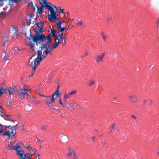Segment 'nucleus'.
Returning <instances> with one entry per match:
<instances>
[{"label": "nucleus", "mask_w": 159, "mask_h": 159, "mask_svg": "<svg viewBox=\"0 0 159 159\" xmlns=\"http://www.w3.org/2000/svg\"><path fill=\"white\" fill-rule=\"evenodd\" d=\"M40 48L41 50L39 49L34 52V55H37V57L34 60H32L31 59L29 61L28 65L33 66V69L34 71H35L36 67L39 65L41 61L46 57V56H43L44 52L43 47H40Z\"/></svg>", "instance_id": "obj_1"}, {"label": "nucleus", "mask_w": 159, "mask_h": 159, "mask_svg": "<svg viewBox=\"0 0 159 159\" xmlns=\"http://www.w3.org/2000/svg\"><path fill=\"white\" fill-rule=\"evenodd\" d=\"M52 40L50 33L47 36H45L44 35H41L39 37V39L37 40V42L35 43L38 44L41 42L42 43L45 42L47 43V44H43L44 46H45V48H48L50 46V43H52Z\"/></svg>", "instance_id": "obj_2"}, {"label": "nucleus", "mask_w": 159, "mask_h": 159, "mask_svg": "<svg viewBox=\"0 0 159 159\" xmlns=\"http://www.w3.org/2000/svg\"><path fill=\"white\" fill-rule=\"evenodd\" d=\"M39 2L41 5V7L36 6L37 8V12L40 15L43 13V7L45 8H47L48 10V7H52V5L51 3L46 0H39Z\"/></svg>", "instance_id": "obj_3"}, {"label": "nucleus", "mask_w": 159, "mask_h": 159, "mask_svg": "<svg viewBox=\"0 0 159 159\" xmlns=\"http://www.w3.org/2000/svg\"><path fill=\"white\" fill-rule=\"evenodd\" d=\"M48 7V11L50 13V14H49L48 15L49 21H50L52 20L53 22H56V21H58L59 20L58 18L57 11L54 10L52 7Z\"/></svg>", "instance_id": "obj_4"}, {"label": "nucleus", "mask_w": 159, "mask_h": 159, "mask_svg": "<svg viewBox=\"0 0 159 159\" xmlns=\"http://www.w3.org/2000/svg\"><path fill=\"white\" fill-rule=\"evenodd\" d=\"M43 25H42L41 26L39 30H35V31L36 32V34L34 36H32V34L30 32V36H28L27 37V39H30L31 38H32V41L34 42H37V40L38 39L39 37L41 35H43V34H41L43 31Z\"/></svg>", "instance_id": "obj_5"}, {"label": "nucleus", "mask_w": 159, "mask_h": 159, "mask_svg": "<svg viewBox=\"0 0 159 159\" xmlns=\"http://www.w3.org/2000/svg\"><path fill=\"white\" fill-rule=\"evenodd\" d=\"M17 86H15L13 88H10L9 89L7 87L6 88L3 89L1 88L0 89V96L2 95L3 93L6 91H7L10 94H13L15 92L17 91L16 89Z\"/></svg>", "instance_id": "obj_6"}, {"label": "nucleus", "mask_w": 159, "mask_h": 159, "mask_svg": "<svg viewBox=\"0 0 159 159\" xmlns=\"http://www.w3.org/2000/svg\"><path fill=\"white\" fill-rule=\"evenodd\" d=\"M17 155L20 157H22V159H32L31 156L27 157L25 152L23 150L18 149L17 150Z\"/></svg>", "instance_id": "obj_7"}, {"label": "nucleus", "mask_w": 159, "mask_h": 159, "mask_svg": "<svg viewBox=\"0 0 159 159\" xmlns=\"http://www.w3.org/2000/svg\"><path fill=\"white\" fill-rule=\"evenodd\" d=\"M128 99L129 101L133 103H136L138 102L139 100L137 96L134 94H131L129 96Z\"/></svg>", "instance_id": "obj_8"}, {"label": "nucleus", "mask_w": 159, "mask_h": 159, "mask_svg": "<svg viewBox=\"0 0 159 159\" xmlns=\"http://www.w3.org/2000/svg\"><path fill=\"white\" fill-rule=\"evenodd\" d=\"M61 93L59 92V90H56L55 92L51 96H47L46 97L49 98L51 102H54L55 98L54 96H55L57 97H60Z\"/></svg>", "instance_id": "obj_9"}, {"label": "nucleus", "mask_w": 159, "mask_h": 159, "mask_svg": "<svg viewBox=\"0 0 159 159\" xmlns=\"http://www.w3.org/2000/svg\"><path fill=\"white\" fill-rule=\"evenodd\" d=\"M106 54V52H104L100 55H98L96 58V61L97 63L102 62L103 59Z\"/></svg>", "instance_id": "obj_10"}, {"label": "nucleus", "mask_w": 159, "mask_h": 159, "mask_svg": "<svg viewBox=\"0 0 159 159\" xmlns=\"http://www.w3.org/2000/svg\"><path fill=\"white\" fill-rule=\"evenodd\" d=\"M7 0H0V7L2 6L3 5L2 2L3 1H7ZM9 2L8 3L9 5H10V8H12L13 5L14 3H17L19 2L18 0H9Z\"/></svg>", "instance_id": "obj_11"}, {"label": "nucleus", "mask_w": 159, "mask_h": 159, "mask_svg": "<svg viewBox=\"0 0 159 159\" xmlns=\"http://www.w3.org/2000/svg\"><path fill=\"white\" fill-rule=\"evenodd\" d=\"M24 147L27 149H28L30 153L31 152V151H34L35 150L34 152L33 153V154H32L31 155H34L36 154V152H37V151L35 148H32L31 147H30L29 145L28 144H26L25 145H24L23 144Z\"/></svg>", "instance_id": "obj_12"}, {"label": "nucleus", "mask_w": 159, "mask_h": 159, "mask_svg": "<svg viewBox=\"0 0 159 159\" xmlns=\"http://www.w3.org/2000/svg\"><path fill=\"white\" fill-rule=\"evenodd\" d=\"M7 126L4 125L0 124V134L2 135V134L4 133V132L5 130H7Z\"/></svg>", "instance_id": "obj_13"}, {"label": "nucleus", "mask_w": 159, "mask_h": 159, "mask_svg": "<svg viewBox=\"0 0 159 159\" xmlns=\"http://www.w3.org/2000/svg\"><path fill=\"white\" fill-rule=\"evenodd\" d=\"M50 30L52 34L55 38V41H56L58 39V37L56 34L57 30H53L52 29H51Z\"/></svg>", "instance_id": "obj_14"}, {"label": "nucleus", "mask_w": 159, "mask_h": 159, "mask_svg": "<svg viewBox=\"0 0 159 159\" xmlns=\"http://www.w3.org/2000/svg\"><path fill=\"white\" fill-rule=\"evenodd\" d=\"M10 130L8 131L7 130H5V132H9L10 134L11 135L15 136L16 134V130L14 129H12L11 128H9Z\"/></svg>", "instance_id": "obj_15"}, {"label": "nucleus", "mask_w": 159, "mask_h": 159, "mask_svg": "<svg viewBox=\"0 0 159 159\" xmlns=\"http://www.w3.org/2000/svg\"><path fill=\"white\" fill-rule=\"evenodd\" d=\"M42 47L44 53H45L46 55L45 56H46L47 57L48 54L50 53L51 52V50H48V48H49L50 47H48V48H45V46Z\"/></svg>", "instance_id": "obj_16"}, {"label": "nucleus", "mask_w": 159, "mask_h": 159, "mask_svg": "<svg viewBox=\"0 0 159 159\" xmlns=\"http://www.w3.org/2000/svg\"><path fill=\"white\" fill-rule=\"evenodd\" d=\"M2 135L4 136L7 135L8 136V137L7 138L6 140L11 139L12 137L13 136L11 135L10 134L9 132H5L4 133L2 134Z\"/></svg>", "instance_id": "obj_17"}, {"label": "nucleus", "mask_w": 159, "mask_h": 159, "mask_svg": "<svg viewBox=\"0 0 159 159\" xmlns=\"http://www.w3.org/2000/svg\"><path fill=\"white\" fill-rule=\"evenodd\" d=\"M95 84V80L93 78H90L88 82V85L89 86H92Z\"/></svg>", "instance_id": "obj_18"}, {"label": "nucleus", "mask_w": 159, "mask_h": 159, "mask_svg": "<svg viewBox=\"0 0 159 159\" xmlns=\"http://www.w3.org/2000/svg\"><path fill=\"white\" fill-rule=\"evenodd\" d=\"M15 121L17 122V124H16V125H14V126H11V125H9L7 126V128H11L13 129H14L16 130V127H17V125L18 124V122L17 121H16V120H15Z\"/></svg>", "instance_id": "obj_19"}, {"label": "nucleus", "mask_w": 159, "mask_h": 159, "mask_svg": "<svg viewBox=\"0 0 159 159\" xmlns=\"http://www.w3.org/2000/svg\"><path fill=\"white\" fill-rule=\"evenodd\" d=\"M70 97V95H69V94H68L67 93H65L63 96V99L64 101H66L67 99L69 98Z\"/></svg>", "instance_id": "obj_20"}, {"label": "nucleus", "mask_w": 159, "mask_h": 159, "mask_svg": "<svg viewBox=\"0 0 159 159\" xmlns=\"http://www.w3.org/2000/svg\"><path fill=\"white\" fill-rule=\"evenodd\" d=\"M32 17L30 15H28L26 17V19L30 24L31 23V20Z\"/></svg>", "instance_id": "obj_21"}, {"label": "nucleus", "mask_w": 159, "mask_h": 159, "mask_svg": "<svg viewBox=\"0 0 159 159\" xmlns=\"http://www.w3.org/2000/svg\"><path fill=\"white\" fill-rule=\"evenodd\" d=\"M59 44H60L59 41L56 42L54 44H53L52 45V48H55L57 47Z\"/></svg>", "instance_id": "obj_22"}, {"label": "nucleus", "mask_w": 159, "mask_h": 159, "mask_svg": "<svg viewBox=\"0 0 159 159\" xmlns=\"http://www.w3.org/2000/svg\"><path fill=\"white\" fill-rule=\"evenodd\" d=\"M67 28V25H66L65 27H61L59 28L58 29L59 31L58 33L62 32L64 31V30Z\"/></svg>", "instance_id": "obj_23"}, {"label": "nucleus", "mask_w": 159, "mask_h": 159, "mask_svg": "<svg viewBox=\"0 0 159 159\" xmlns=\"http://www.w3.org/2000/svg\"><path fill=\"white\" fill-rule=\"evenodd\" d=\"M54 102H51V100H50V101L49 102H47L46 101V102H45V103L48 105L49 106V108L52 109L53 108V106L51 104V103Z\"/></svg>", "instance_id": "obj_24"}, {"label": "nucleus", "mask_w": 159, "mask_h": 159, "mask_svg": "<svg viewBox=\"0 0 159 159\" xmlns=\"http://www.w3.org/2000/svg\"><path fill=\"white\" fill-rule=\"evenodd\" d=\"M57 40L58 41V42H60V43H62V44L63 46H64L65 45L66 41L64 40V39H61V40H60L59 39H57Z\"/></svg>", "instance_id": "obj_25"}, {"label": "nucleus", "mask_w": 159, "mask_h": 159, "mask_svg": "<svg viewBox=\"0 0 159 159\" xmlns=\"http://www.w3.org/2000/svg\"><path fill=\"white\" fill-rule=\"evenodd\" d=\"M107 22L109 24H111L113 23V21L112 17L109 16L107 19Z\"/></svg>", "instance_id": "obj_26"}, {"label": "nucleus", "mask_w": 159, "mask_h": 159, "mask_svg": "<svg viewBox=\"0 0 159 159\" xmlns=\"http://www.w3.org/2000/svg\"><path fill=\"white\" fill-rule=\"evenodd\" d=\"M12 149L13 150H15L16 151V152L17 151V150H18L20 147V146L18 145H16V146H12Z\"/></svg>", "instance_id": "obj_27"}, {"label": "nucleus", "mask_w": 159, "mask_h": 159, "mask_svg": "<svg viewBox=\"0 0 159 159\" xmlns=\"http://www.w3.org/2000/svg\"><path fill=\"white\" fill-rule=\"evenodd\" d=\"M27 91V89H22L20 92V94H23V95H25L28 94L26 92Z\"/></svg>", "instance_id": "obj_28"}, {"label": "nucleus", "mask_w": 159, "mask_h": 159, "mask_svg": "<svg viewBox=\"0 0 159 159\" xmlns=\"http://www.w3.org/2000/svg\"><path fill=\"white\" fill-rule=\"evenodd\" d=\"M29 45L30 46L31 49H32V51L33 52H34V44L32 43V42L31 41L30 42L29 44Z\"/></svg>", "instance_id": "obj_29"}, {"label": "nucleus", "mask_w": 159, "mask_h": 159, "mask_svg": "<svg viewBox=\"0 0 159 159\" xmlns=\"http://www.w3.org/2000/svg\"><path fill=\"white\" fill-rule=\"evenodd\" d=\"M48 126L46 125H43L41 127V129L42 130H45L47 129Z\"/></svg>", "instance_id": "obj_30"}, {"label": "nucleus", "mask_w": 159, "mask_h": 159, "mask_svg": "<svg viewBox=\"0 0 159 159\" xmlns=\"http://www.w3.org/2000/svg\"><path fill=\"white\" fill-rule=\"evenodd\" d=\"M77 91L76 90H74L71 91L69 93V95L71 97L72 95H74L76 93Z\"/></svg>", "instance_id": "obj_31"}, {"label": "nucleus", "mask_w": 159, "mask_h": 159, "mask_svg": "<svg viewBox=\"0 0 159 159\" xmlns=\"http://www.w3.org/2000/svg\"><path fill=\"white\" fill-rule=\"evenodd\" d=\"M102 39L105 40H106V39L107 38V36L105 35L103 32L102 33Z\"/></svg>", "instance_id": "obj_32"}, {"label": "nucleus", "mask_w": 159, "mask_h": 159, "mask_svg": "<svg viewBox=\"0 0 159 159\" xmlns=\"http://www.w3.org/2000/svg\"><path fill=\"white\" fill-rule=\"evenodd\" d=\"M75 153V152L73 151H71V152H70L68 153L67 154V155L68 157H70V156H71L73 154V153Z\"/></svg>", "instance_id": "obj_33"}, {"label": "nucleus", "mask_w": 159, "mask_h": 159, "mask_svg": "<svg viewBox=\"0 0 159 159\" xmlns=\"http://www.w3.org/2000/svg\"><path fill=\"white\" fill-rule=\"evenodd\" d=\"M7 106L8 107H10L9 108H11V105L10 103V101H8L7 102Z\"/></svg>", "instance_id": "obj_34"}, {"label": "nucleus", "mask_w": 159, "mask_h": 159, "mask_svg": "<svg viewBox=\"0 0 159 159\" xmlns=\"http://www.w3.org/2000/svg\"><path fill=\"white\" fill-rule=\"evenodd\" d=\"M59 103L61 105L63 106H65L64 105L61 101V100L60 97L59 98Z\"/></svg>", "instance_id": "obj_35"}, {"label": "nucleus", "mask_w": 159, "mask_h": 159, "mask_svg": "<svg viewBox=\"0 0 159 159\" xmlns=\"http://www.w3.org/2000/svg\"><path fill=\"white\" fill-rule=\"evenodd\" d=\"M71 156L73 159H77L76 156L75 152L73 153V154Z\"/></svg>", "instance_id": "obj_36"}, {"label": "nucleus", "mask_w": 159, "mask_h": 159, "mask_svg": "<svg viewBox=\"0 0 159 159\" xmlns=\"http://www.w3.org/2000/svg\"><path fill=\"white\" fill-rule=\"evenodd\" d=\"M102 146H104L107 144L106 141L105 140H103L102 142Z\"/></svg>", "instance_id": "obj_37"}, {"label": "nucleus", "mask_w": 159, "mask_h": 159, "mask_svg": "<svg viewBox=\"0 0 159 159\" xmlns=\"http://www.w3.org/2000/svg\"><path fill=\"white\" fill-rule=\"evenodd\" d=\"M56 27L58 30L59 29V21H57L56 23Z\"/></svg>", "instance_id": "obj_38"}, {"label": "nucleus", "mask_w": 159, "mask_h": 159, "mask_svg": "<svg viewBox=\"0 0 159 159\" xmlns=\"http://www.w3.org/2000/svg\"><path fill=\"white\" fill-rule=\"evenodd\" d=\"M83 24V23L81 21H80L78 23H75V24L77 25L81 26Z\"/></svg>", "instance_id": "obj_39"}, {"label": "nucleus", "mask_w": 159, "mask_h": 159, "mask_svg": "<svg viewBox=\"0 0 159 159\" xmlns=\"http://www.w3.org/2000/svg\"><path fill=\"white\" fill-rule=\"evenodd\" d=\"M63 34V33L62 32L61 33H60L58 36L59 37H60V39H62V37H63L62 35Z\"/></svg>", "instance_id": "obj_40"}, {"label": "nucleus", "mask_w": 159, "mask_h": 159, "mask_svg": "<svg viewBox=\"0 0 159 159\" xmlns=\"http://www.w3.org/2000/svg\"><path fill=\"white\" fill-rule=\"evenodd\" d=\"M41 24H42V21L40 22L39 23H37L36 25H37V26H38V28H40V27H41Z\"/></svg>", "instance_id": "obj_41"}, {"label": "nucleus", "mask_w": 159, "mask_h": 159, "mask_svg": "<svg viewBox=\"0 0 159 159\" xmlns=\"http://www.w3.org/2000/svg\"><path fill=\"white\" fill-rule=\"evenodd\" d=\"M52 8L53 9V10H54L57 11V8L55 5H53V8L52 7Z\"/></svg>", "instance_id": "obj_42"}, {"label": "nucleus", "mask_w": 159, "mask_h": 159, "mask_svg": "<svg viewBox=\"0 0 159 159\" xmlns=\"http://www.w3.org/2000/svg\"><path fill=\"white\" fill-rule=\"evenodd\" d=\"M58 21H59V28L61 27L62 23L60 21V20L59 19Z\"/></svg>", "instance_id": "obj_43"}, {"label": "nucleus", "mask_w": 159, "mask_h": 159, "mask_svg": "<svg viewBox=\"0 0 159 159\" xmlns=\"http://www.w3.org/2000/svg\"><path fill=\"white\" fill-rule=\"evenodd\" d=\"M57 90H59V88L60 87V84H59V83H58L57 84Z\"/></svg>", "instance_id": "obj_44"}, {"label": "nucleus", "mask_w": 159, "mask_h": 159, "mask_svg": "<svg viewBox=\"0 0 159 159\" xmlns=\"http://www.w3.org/2000/svg\"><path fill=\"white\" fill-rule=\"evenodd\" d=\"M59 8H60V9L61 10V11H60V12L61 13H65L64 12V11H63L64 9H61V7H59Z\"/></svg>", "instance_id": "obj_45"}, {"label": "nucleus", "mask_w": 159, "mask_h": 159, "mask_svg": "<svg viewBox=\"0 0 159 159\" xmlns=\"http://www.w3.org/2000/svg\"><path fill=\"white\" fill-rule=\"evenodd\" d=\"M5 120H8V121H11V122H14V121L13 120H11V119H6V118H4Z\"/></svg>", "instance_id": "obj_46"}, {"label": "nucleus", "mask_w": 159, "mask_h": 159, "mask_svg": "<svg viewBox=\"0 0 159 159\" xmlns=\"http://www.w3.org/2000/svg\"><path fill=\"white\" fill-rule=\"evenodd\" d=\"M68 107L70 109V110H72L74 109V108L70 106V105H69V106H68Z\"/></svg>", "instance_id": "obj_47"}, {"label": "nucleus", "mask_w": 159, "mask_h": 159, "mask_svg": "<svg viewBox=\"0 0 159 159\" xmlns=\"http://www.w3.org/2000/svg\"><path fill=\"white\" fill-rule=\"evenodd\" d=\"M7 57L6 56H4L3 58V60H7Z\"/></svg>", "instance_id": "obj_48"}, {"label": "nucleus", "mask_w": 159, "mask_h": 159, "mask_svg": "<svg viewBox=\"0 0 159 159\" xmlns=\"http://www.w3.org/2000/svg\"><path fill=\"white\" fill-rule=\"evenodd\" d=\"M131 117H132L133 118H134L135 120H136L137 118H136V117L135 116H134V115H132L131 116Z\"/></svg>", "instance_id": "obj_49"}, {"label": "nucleus", "mask_w": 159, "mask_h": 159, "mask_svg": "<svg viewBox=\"0 0 159 159\" xmlns=\"http://www.w3.org/2000/svg\"><path fill=\"white\" fill-rule=\"evenodd\" d=\"M62 39H64V40L66 41V37H65V36H64L62 37Z\"/></svg>", "instance_id": "obj_50"}, {"label": "nucleus", "mask_w": 159, "mask_h": 159, "mask_svg": "<svg viewBox=\"0 0 159 159\" xmlns=\"http://www.w3.org/2000/svg\"><path fill=\"white\" fill-rule=\"evenodd\" d=\"M95 137H92V141L93 142H95Z\"/></svg>", "instance_id": "obj_51"}, {"label": "nucleus", "mask_w": 159, "mask_h": 159, "mask_svg": "<svg viewBox=\"0 0 159 159\" xmlns=\"http://www.w3.org/2000/svg\"><path fill=\"white\" fill-rule=\"evenodd\" d=\"M37 94H38V95H40V96H42V97H46V96H44V95H43V94H42V95H41V94H40L39 93H38Z\"/></svg>", "instance_id": "obj_52"}, {"label": "nucleus", "mask_w": 159, "mask_h": 159, "mask_svg": "<svg viewBox=\"0 0 159 159\" xmlns=\"http://www.w3.org/2000/svg\"><path fill=\"white\" fill-rule=\"evenodd\" d=\"M115 124H113V125H111V129H114V126H115Z\"/></svg>", "instance_id": "obj_53"}, {"label": "nucleus", "mask_w": 159, "mask_h": 159, "mask_svg": "<svg viewBox=\"0 0 159 159\" xmlns=\"http://www.w3.org/2000/svg\"><path fill=\"white\" fill-rule=\"evenodd\" d=\"M68 149L69 150V151H70V152H71V151H73V150H72V149H71V148L70 147H69V148H68Z\"/></svg>", "instance_id": "obj_54"}, {"label": "nucleus", "mask_w": 159, "mask_h": 159, "mask_svg": "<svg viewBox=\"0 0 159 159\" xmlns=\"http://www.w3.org/2000/svg\"><path fill=\"white\" fill-rule=\"evenodd\" d=\"M33 71H34L33 70ZM34 72L35 71H34L31 74V75L29 76V77H32L33 76V75H34Z\"/></svg>", "instance_id": "obj_55"}, {"label": "nucleus", "mask_w": 159, "mask_h": 159, "mask_svg": "<svg viewBox=\"0 0 159 159\" xmlns=\"http://www.w3.org/2000/svg\"><path fill=\"white\" fill-rule=\"evenodd\" d=\"M29 4L30 6H32L33 5V3L32 2H30L29 3Z\"/></svg>", "instance_id": "obj_56"}, {"label": "nucleus", "mask_w": 159, "mask_h": 159, "mask_svg": "<svg viewBox=\"0 0 159 159\" xmlns=\"http://www.w3.org/2000/svg\"><path fill=\"white\" fill-rule=\"evenodd\" d=\"M8 150H11L12 149V147L11 148L9 146H8Z\"/></svg>", "instance_id": "obj_57"}, {"label": "nucleus", "mask_w": 159, "mask_h": 159, "mask_svg": "<svg viewBox=\"0 0 159 159\" xmlns=\"http://www.w3.org/2000/svg\"><path fill=\"white\" fill-rule=\"evenodd\" d=\"M147 102V100L146 99H144L143 101V102L144 104H146V102Z\"/></svg>", "instance_id": "obj_58"}, {"label": "nucleus", "mask_w": 159, "mask_h": 159, "mask_svg": "<svg viewBox=\"0 0 159 159\" xmlns=\"http://www.w3.org/2000/svg\"><path fill=\"white\" fill-rule=\"evenodd\" d=\"M64 14V18L66 19V20H67L68 19L66 18V13H65Z\"/></svg>", "instance_id": "obj_59"}, {"label": "nucleus", "mask_w": 159, "mask_h": 159, "mask_svg": "<svg viewBox=\"0 0 159 159\" xmlns=\"http://www.w3.org/2000/svg\"><path fill=\"white\" fill-rule=\"evenodd\" d=\"M1 111L2 113H3L5 111L4 109H3L2 110H1Z\"/></svg>", "instance_id": "obj_60"}, {"label": "nucleus", "mask_w": 159, "mask_h": 159, "mask_svg": "<svg viewBox=\"0 0 159 159\" xmlns=\"http://www.w3.org/2000/svg\"><path fill=\"white\" fill-rule=\"evenodd\" d=\"M59 107H56L54 108L56 110H59Z\"/></svg>", "instance_id": "obj_61"}, {"label": "nucleus", "mask_w": 159, "mask_h": 159, "mask_svg": "<svg viewBox=\"0 0 159 159\" xmlns=\"http://www.w3.org/2000/svg\"><path fill=\"white\" fill-rule=\"evenodd\" d=\"M24 98H25V95H23V96L21 97V99H24Z\"/></svg>", "instance_id": "obj_62"}, {"label": "nucleus", "mask_w": 159, "mask_h": 159, "mask_svg": "<svg viewBox=\"0 0 159 159\" xmlns=\"http://www.w3.org/2000/svg\"><path fill=\"white\" fill-rule=\"evenodd\" d=\"M35 23V21H33V23H32V25H34Z\"/></svg>", "instance_id": "obj_63"}, {"label": "nucleus", "mask_w": 159, "mask_h": 159, "mask_svg": "<svg viewBox=\"0 0 159 159\" xmlns=\"http://www.w3.org/2000/svg\"><path fill=\"white\" fill-rule=\"evenodd\" d=\"M40 155L39 154H36V157H40Z\"/></svg>", "instance_id": "obj_64"}]
</instances>
